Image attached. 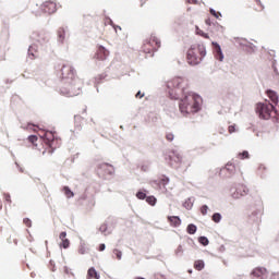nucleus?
<instances>
[{
  "label": "nucleus",
  "instance_id": "nucleus-1",
  "mask_svg": "<svg viewBox=\"0 0 279 279\" xmlns=\"http://www.w3.org/2000/svg\"><path fill=\"white\" fill-rule=\"evenodd\" d=\"M186 86V82L181 77H175L168 83L169 88H174L175 95H178V93H182L183 95L179 102V110L183 117L195 114V112H199L202 109V96L189 92Z\"/></svg>",
  "mask_w": 279,
  "mask_h": 279
},
{
  "label": "nucleus",
  "instance_id": "nucleus-2",
  "mask_svg": "<svg viewBox=\"0 0 279 279\" xmlns=\"http://www.w3.org/2000/svg\"><path fill=\"white\" fill-rule=\"evenodd\" d=\"M61 75L63 80H74V85L70 84L68 86V92H62L63 95H66V97H77V95L82 93V84L78 78L75 80V69H73L71 64L65 63L61 68Z\"/></svg>",
  "mask_w": 279,
  "mask_h": 279
},
{
  "label": "nucleus",
  "instance_id": "nucleus-3",
  "mask_svg": "<svg viewBox=\"0 0 279 279\" xmlns=\"http://www.w3.org/2000/svg\"><path fill=\"white\" fill-rule=\"evenodd\" d=\"M205 57L206 47H204V45H194L187 50L186 60L189 64L195 66V64H199V62H202V60H204Z\"/></svg>",
  "mask_w": 279,
  "mask_h": 279
},
{
  "label": "nucleus",
  "instance_id": "nucleus-4",
  "mask_svg": "<svg viewBox=\"0 0 279 279\" xmlns=\"http://www.w3.org/2000/svg\"><path fill=\"white\" fill-rule=\"evenodd\" d=\"M43 138L46 147H48V154H53V151H56L62 144V140L56 137V133L51 131H46Z\"/></svg>",
  "mask_w": 279,
  "mask_h": 279
},
{
  "label": "nucleus",
  "instance_id": "nucleus-5",
  "mask_svg": "<svg viewBox=\"0 0 279 279\" xmlns=\"http://www.w3.org/2000/svg\"><path fill=\"white\" fill-rule=\"evenodd\" d=\"M259 119H271V114H276V107L270 102H258L255 108Z\"/></svg>",
  "mask_w": 279,
  "mask_h": 279
},
{
  "label": "nucleus",
  "instance_id": "nucleus-6",
  "mask_svg": "<svg viewBox=\"0 0 279 279\" xmlns=\"http://www.w3.org/2000/svg\"><path fill=\"white\" fill-rule=\"evenodd\" d=\"M158 49H160V39H158L156 35H151L142 46L144 53H154V51H158Z\"/></svg>",
  "mask_w": 279,
  "mask_h": 279
},
{
  "label": "nucleus",
  "instance_id": "nucleus-7",
  "mask_svg": "<svg viewBox=\"0 0 279 279\" xmlns=\"http://www.w3.org/2000/svg\"><path fill=\"white\" fill-rule=\"evenodd\" d=\"M166 160H169V165L172 169H180V167H182V155L178 150L169 151Z\"/></svg>",
  "mask_w": 279,
  "mask_h": 279
},
{
  "label": "nucleus",
  "instance_id": "nucleus-8",
  "mask_svg": "<svg viewBox=\"0 0 279 279\" xmlns=\"http://www.w3.org/2000/svg\"><path fill=\"white\" fill-rule=\"evenodd\" d=\"M41 9L46 14H54V12L58 10V4L51 0H48L43 3Z\"/></svg>",
  "mask_w": 279,
  "mask_h": 279
},
{
  "label": "nucleus",
  "instance_id": "nucleus-9",
  "mask_svg": "<svg viewBox=\"0 0 279 279\" xmlns=\"http://www.w3.org/2000/svg\"><path fill=\"white\" fill-rule=\"evenodd\" d=\"M57 38H58V41L63 45L64 40H66V38H69V28L63 27V26L59 27L57 29Z\"/></svg>",
  "mask_w": 279,
  "mask_h": 279
},
{
  "label": "nucleus",
  "instance_id": "nucleus-10",
  "mask_svg": "<svg viewBox=\"0 0 279 279\" xmlns=\"http://www.w3.org/2000/svg\"><path fill=\"white\" fill-rule=\"evenodd\" d=\"M110 56V51H108V49H106L104 46H99L95 58L96 60H106L108 57Z\"/></svg>",
  "mask_w": 279,
  "mask_h": 279
},
{
  "label": "nucleus",
  "instance_id": "nucleus-11",
  "mask_svg": "<svg viewBox=\"0 0 279 279\" xmlns=\"http://www.w3.org/2000/svg\"><path fill=\"white\" fill-rule=\"evenodd\" d=\"M59 239L61 241L60 247H63V250H69V247L71 245V241H69V239H66V232L65 231H62L59 234Z\"/></svg>",
  "mask_w": 279,
  "mask_h": 279
},
{
  "label": "nucleus",
  "instance_id": "nucleus-12",
  "mask_svg": "<svg viewBox=\"0 0 279 279\" xmlns=\"http://www.w3.org/2000/svg\"><path fill=\"white\" fill-rule=\"evenodd\" d=\"M247 193H250V190L247 189V186L239 185L235 190L234 195H235V197H239V195H240V197H243V196L247 195Z\"/></svg>",
  "mask_w": 279,
  "mask_h": 279
},
{
  "label": "nucleus",
  "instance_id": "nucleus-13",
  "mask_svg": "<svg viewBox=\"0 0 279 279\" xmlns=\"http://www.w3.org/2000/svg\"><path fill=\"white\" fill-rule=\"evenodd\" d=\"M168 221L172 228H179V226H182V220L178 216H169Z\"/></svg>",
  "mask_w": 279,
  "mask_h": 279
},
{
  "label": "nucleus",
  "instance_id": "nucleus-14",
  "mask_svg": "<svg viewBox=\"0 0 279 279\" xmlns=\"http://www.w3.org/2000/svg\"><path fill=\"white\" fill-rule=\"evenodd\" d=\"M28 56H29L31 60H35V58H38V46L37 45L29 46Z\"/></svg>",
  "mask_w": 279,
  "mask_h": 279
},
{
  "label": "nucleus",
  "instance_id": "nucleus-15",
  "mask_svg": "<svg viewBox=\"0 0 279 279\" xmlns=\"http://www.w3.org/2000/svg\"><path fill=\"white\" fill-rule=\"evenodd\" d=\"M266 95L270 99V101H272V104H275V106H278L279 98H278V94L276 92L268 89L266 92Z\"/></svg>",
  "mask_w": 279,
  "mask_h": 279
},
{
  "label": "nucleus",
  "instance_id": "nucleus-16",
  "mask_svg": "<svg viewBox=\"0 0 279 279\" xmlns=\"http://www.w3.org/2000/svg\"><path fill=\"white\" fill-rule=\"evenodd\" d=\"M156 182L159 186H166L169 184V177L161 174Z\"/></svg>",
  "mask_w": 279,
  "mask_h": 279
},
{
  "label": "nucleus",
  "instance_id": "nucleus-17",
  "mask_svg": "<svg viewBox=\"0 0 279 279\" xmlns=\"http://www.w3.org/2000/svg\"><path fill=\"white\" fill-rule=\"evenodd\" d=\"M99 278H100L99 274H97V270L94 267L88 269L87 279H99Z\"/></svg>",
  "mask_w": 279,
  "mask_h": 279
},
{
  "label": "nucleus",
  "instance_id": "nucleus-18",
  "mask_svg": "<svg viewBox=\"0 0 279 279\" xmlns=\"http://www.w3.org/2000/svg\"><path fill=\"white\" fill-rule=\"evenodd\" d=\"M265 274H267L266 268H255L253 270V276H255V278H260V276H265Z\"/></svg>",
  "mask_w": 279,
  "mask_h": 279
},
{
  "label": "nucleus",
  "instance_id": "nucleus-19",
  "mask_svg": "<svg viewBox=\"0 0 279 279\" xmlns=\"http://www.w3.org/2000/svg\"><path fill=\"white\" fill-rule=\"evenodd\" d=\"M62 192L64 193L65 197H68V199L75 197V193H73L69 186H63Z\"/></svg>",
  "mask_w": 279,
  "mask_h": 279
},
{
  "label": "nucleus",
  "instance_id": "nucleus-20",
  "mask_svg": "<svg viewBox=\"0 0 279 279\" xmlns=\"http://www.w3.org/2000/svg\"><path fill=\"white\" fill-rule=\"evenodd\" d=\"M194 269H196L197 271H202V269H204V260L198 259L194 263Z\"/></svg>",
  "mask_w": 279,
  "mask_h": 279
},
{
  "label": "nucleus",
  "instance_id": "nucleus-21",
  "mask_svg": "<svg viewBox=\"0 0 279 279\" xmlns=\"http://www.w3.org/2000/svg\"><path fill=\"white\" fill-rule=\"evenodd\" d=\"M186 232L187 234H195V232H197V226L193 223L189 225L186 228Z\"/></svg>",
  "mask_w": 279,
  "mask_h": 279
},
{
  "label": "nucleus",
  "instance_id": "nucleus-22",
  "mask_svg": "<svg viewBox=\"0 0 279 279\" xmlns=\"http://www.w3.org/2000/svg\"><path fill=\"white\" fill-rule=\"evenodd\" d=\"M196 34L206 39L210 38V36H208V34L204 33V31L199 29V27H196Z\"/></svg>",
  "mask_w": 279,
  "mask_h": 279
},
{
  "label": "nucleus",
  "instance_id": "nucleus-23",
  "mask_svg": "<svg viewBox=\"0 0 279 279\" xmlns=\"http://www.w3.org/2000/svg\"><path fill=\"white\" fill-rule=\"evenodd\" d=\"M146 202H147V204H149L150 206H156L157 199L155 198V196H148V197H146Z\"/></svg>",
  "mask_w": 279,
  "mask_h": 279
},
{
  "label": "nucleus",
  "instance_id": "nucleus-24",
  "mask_svg": "<svg viewBox=\"0 0 279 279\" xmlns=\"http://www.w3.org/2000/svg\"><path fill=\"white\" fill-rule=\"evenodd\" d=\"M177 256H182V254H184V246H182V244H180L177 250L174 251Z\"/></svg>",
  "mask_w": 279,
  "mask_h": 279
},
{
  "label": "nucleus",
  "instance_id": "nucleus-25",
  "mask_svg": "<svg viewBox=\"0 0 279 279\" xmlns=\"http://www.w3.org/2000/svg\"><path fill=\"white\" fill-rule=\"evenodd\" d=\"M211 219L215 223H219V221H221V214L219 213L214 214Z\"/></svg>",
  "mask_w": 279,
  "mask_h": 279
},
{
  "label": "nucleus",
  "instance_id": "nucleus-26",
  "mask_svg": "<svg viewBox=\"0 0 279 279\" xmlns=\"http://www.w3.org/2000/svg\"><path fill=\"white\" fill-rule=\"evenodd\" d=\"M113 254L118 260H121L123 253L119 248H114Z\"/></svg>",
  "mask_w": 279,
  "mask_h": 279
},
{
  "label": "nucleus",
  "instance_id": "nucleus-27",
  "mask_svg": "<svg viewBox=\"0 0 279 279\" xmlns=\"http://www.w3.org/2000/svg\"><path fill=\"white\" fill-rule=\"evenodd\" d=\"M238 156L240 160H245V158H250V153L247 150H244L243 153H240Z\"/></svg>",
  "mask_w": 279,
  "mask_h": 279
},
{
  "label": "nucleus",
  "instance_id": "nucleus-28",
  "mask_svg": "<svg viewBox=\"0 0 279 279\" xmlns=\"http://www.w3.org/2000/svg\"><path fill=\"white\" fill-rule=\"evenodd\" d=\"M136 197H137V199H147V194L143 191H138L136 193Z\"/></svg>",
  "mask_w": 279,
  "mask_h": 279
},
{
  "label": "nucleus",
  "instance_id": "nucleus-29",
  "mask_svg": "<svg viewBox=\"0 0 279 279\" xmlns=\"http://www.w3.org/2000/svg\"><path fill=\"white\" fill-rule=\"evenodd\" d=\"M28 141H29V143H32V145H36V142L38 141V136L31 135V136H28Z\"/></svg>",
  "mask_w": 279,
  "mask_h": 279
},
{
  "label": "nucleus",
  "instance_id": "nucleus-30",
  "mask_svg": "<svg viewBox=\"0 0 279 279\" xmlns=\"http://www.w3.org/2000/svg\"><path fill=\"white\" fill-rule=\"evenodd\" d=\"M198 241H199V243H201L202 245H208V243H209L208 238H206V236H201V238L198 239Z\"/></svg>",
  "mask_w": 279,
  "mask_h": 279
},
{
  "label": "nucleus",
  "instance_id": "nucleus-31",
  "mask_svg": "<svg viewBox=\"0 0 279 279\" xmlns=\"http://www.w3.org/2000/svg\"><path fill=\"white\" fill-rule=\"evenodd\" d=\"M209 12L213 16H215V19H219V16H221V13L215 11V9H210Z\"/></svg>",
  "mask_w": 279,
  "mask_h": 279
},
{
  "label": "nucleus",
  "instance_id": "nucleus-32",
  "mask_svg": "<svg viewBox=\"0 0 279 279\" xmlns=\"http://www.w3.org/2000/svg\"><path fill=\"white\" fill-rule=\"evenodd\" d=\"M23 223L26 226V228H32V220L29 218H24Z\"/></svg>",
  "mask_w": 279,
  "mask_h": 279
},
{
  "label": "nucleus",
  "instance_id": "nucleus-33",
  "mask_svg": "<svg viewBox=\"0 0 279 279\" xmlns=\"http://www.w3.org/2000/svg\"><path fill=\"white\" fill-rule=\"evenodd\" d=\"M173 138H175V136L173 135V133H167L166 134V140L171 143L173 141Z\"/></svg>",
  "mask_w": 279,
  "mask_h": 279
},
{
  "label": "nucleus",
  "instance_id": "nucleus-34",
  "mask_svg": "<svg viewBox=\"0 0 279 279\" xmlns=\"http://www.w3.org/2000/svg\"><path fill=\"white\" fill-rule=\"evenodd\" d=\"M40 36H41V40H47V37L45 36V33H34V38L40 37Z\"/></svg>",
  "mask_w": 279,
  "mask_h": 279
},
{
  "label": "nucleus",
  "instance_id": "nucleus-35",
  "mask_svg": "<svg viewBox=\"0 0 279 279\" xmlns=\"http://www.w3.org/2000/svg\"><path fill=\"white\" fill-rule=\"evenodd\" d=\"M4 202H8V204H12V197L10 194H3Z\"/></svg>",
  "mask_w": 279,
  "mask_h": 279
},
{
  "label": "nucleus",
  "instance_id": "nucleus-36",
  "mask_svg": "<svg viewBox=\"0 0 279 279\" xmlns=\"http://www.w3.org/2000/svg\"><path fill=\"white\" fill-rule=\"evenodd\" d=\"M226 170H227V171H230V172L232 173V171H234V165H232V163H227Z\"/></svg>",
  "mask_w": 279,
  "mask_h": 279
},
{
  "label": "nucleus",
  "instance_id": "nucleus-37",
  "mask_svg": "<svg viewBox=\"0 0 279 279\" xmlns=\"http://www.w3.org/2000/svg\"><path fill=\"white\" fill-rule=\"evenodd\" d=\"M201 213H202V215H207L208 214V207L206 205H203L201 207Z\"/></svg>",
  "mask_w": 279,
  "mask_h": 279
},
{
  "label": "nucleus",
  "instance_id": "nucleus-38",
  "mask_svg": "<svg viewBox=\"0 0 279 279\" xmlns=\"http://www.w3.org/2000/svg\"><path fill=\"white\" fill-rule=\"evenodd\" d=\"M235 128H234V125H230L229 128H228V131H229V134H233V132H235Z\"/></svg>",
  "mask_w": 279,
  "mask_h": 279
},
{
  "label": "nucleus",
  "instance_id": "nucleus-39",
  "mask_svg": "<svg viewBox=\"0 0 279 279\" xmlns=\"http://www.w3.org/2000/svg\"><path fill=\"white\" fill-rule=\"evenodd\" d=\"M78 254H82V255L86 254V248L84 246H81L78 248Z\"/></svg>",
  "mask_w": 279,
  "mask_h": 279
},
{
  "label": "nucleus",
  "instance_id": "nucleus-40",
  "mask_svg": "<svg viewBox=\"0 0 279 279\" xmlns=\"http://www.w3.org/2000/svg\"><path fill=\"white\" fill-rule=\"evenodd\" d=\"M136 99H143V97H145L144 94H142L141 92H138L136 95H135Z\"/></svg>",
  "mask_w": 279,
  "mask_h": 279
},
{
  "label": "nucleus",
  "instance_id": "nucleus-41",
  "mask_svg": "<svg viewBox=\"0 0 279 279\" xmlns=\"http://www.w3.org/2000/svg\"><path fill=\"white\" fill-rule=\"evenodd\" d=\"M98 250L99 252H104V250H106V244H100Z\"/></svg>",
  "mask_w": 279,
  "mask_h": 279
},
{
  "label": "nucleus",
  "instance_id": "nucleus-42",
  "mask_svg": "<svg viewBox=\"0 0 279 279\" xmlns=\"http://www.w3.org/2000/svg\"><path fill=\"white\" fill-rule=\"evenodd\" d=\"M270 279H279V272L272 274L271 277H270Z\"/></svg>",
  "mask_w": 279,
  "mask_h": 279
},
{
  "label": "nucleus",
  "instance_id": "nucleus-43",
  "mask_svg": "<svg viewBox=\"0 0 279 279\" xmlns=\"http://www.w3.org/2000/svg\"><path fill=\"white\" fill-rule=\"evenodd\" d=\"M155 279H167V278H165V276H162V275H156Z\"/></svg>",
  "mask_w": 279,
  "mask_h": 279
},
{
  "label": "nucleus",
  "instance_id": "nucleus-44",
  "mask_svg": "<svg viewBox=\"0 0 279 279\" xmlns=\"http://www.w3.org/2000/svg\"><path fill=\"white\" fill-rule=\"evenodd\" d=\"M213 45H216V47L218 48V53H221V47H219V45L213 43Z\"/></svg>",
  "mask_w": 279,
  "mask_h": 279
},
{
  "label": "nucleus",
  "instance_id": "nucleus-45",
  "mask_svg": "<svg viewBox=\"0 0 279 279\" xmlns=\"http://www.w3.org/2000/svg\"><path fill=\"white\" fill-rule=\"evenodd\" d=\"M187 3H197V0H187Z\"/></svg>",
  "mask_w": 279,
  "mask_h": 279
},
{
  "label": "nucleus",
  "instance_id": "nucleus-46",
  "mask_svg": "<svg viewBox=\"0 0 279 279\" xmlns=\"http://www.w3.org/2000/svg\"><path fill=\"white\" fill-rule=\"evenodd\" d=\"M142 171H147V166H142Z\"/></svg>",
  "mask_w": 279,
  "mask_h": 279
},
{
  "label": "nucleus",
  "instance_id": "nucleus-47",
  "mask_svg": "<svg viewBox=\"0 0 279 279\" xmlns=\"http://www.w3.org/2000/svg\"><path fill=\"white\" fill-rule=\"evenodd\" d=\"M206 25H210V20L205 21Z\"/></svg>",
  "mask_w": 279,
  "mask_h": 279
},
{
  "label": "nucleus",
  "instance_id": "nucleus-48",
  "mask_svg": "<svg viewBox=\"0 0 279 279\" xmlns=\"http://www.w3.org/2000/svg\"><path fill=\"white\" fill-rule=\"evenodd\" d=\"M180 98V96H174V99H179Z\"/></svg>",
  "mask_w": 279,
  "mask_h": 279
},
{
  "label": "nucleus",
  "instance_id": "nucleus-49",
  "mask_svg": "<svg viewBox=\"0 0 279 279\" xmlns=\"http://www.w3.org/2000/svg\"><path fill=\"white\" fill-rule=\"evenodd\" d=\"M223 56L221 54L220 60H222Z\"/></svg>",
  "mask_w": 279,
  "mask_h": 279
},
{
  "label": "nucleus",
  "instance_id": "nucleus-50",
  "mask_svg": "<svg viewBox=\"0 0 279 279\" xmlns=\"http://www.w3.org/2000/svg\"><path fill=\"white\" fill-rule=\"evenodd\" d=\"M38 43H40V39H37Z\"/></svg>",
  "mask_w": 279,
  "mask_h": 279
}]
</instances>
